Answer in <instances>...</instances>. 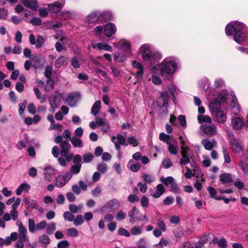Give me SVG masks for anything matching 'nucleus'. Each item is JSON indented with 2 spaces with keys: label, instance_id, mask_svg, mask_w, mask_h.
Returning a JSON list of instances; mask_svg holds the SVG:
<instances>
[{
  "label": "nucleus",
  "instance_id": "obj_1",
  "mask_svg": "<svg viewBox=\"0 0 248 248\" xmlns=\"http://www.w3.org/2000/svg\"><path fill=\"white\" fill-rule=\"evenodd\" d=\"M177 70L176 59L173 57L165 58L158 65L153 66L150 69L151 73L160 75L162 77L171 76Z\"/></svg>",
  "mask_w": 248,
  "mask_h": 248
},
{
  "label": "nucleus",
  "instance_id": "obj_2",
  "mask_svg": "<svg viewBox=\"0 0 248 248\" xmlns=\"http://www.w3.org/2000/svg\"><path fill=\"white\" fill-rule=\"evenodd\" d=\"M225 33L228 36L233 34V40L237 43L241 44L246 40L248 29L242 22L232 21L226 26Z\"/></svg>",
  "mask_w": 248,
  "mask_h": 248
},
{
  "label": "nucleus",
  "instance_id": "obj_3",
  "mask_svg": "<svg viewBox=\"0 0 248 248\" xmlns=\"http://www.w3.org/2000/svg\"><path fill=\"white\" fill-rule=\"evenodd\" d=\"M231 95L232 100L231 104V125L234 130H241L244 126V122L243 117L239 114L241 111L240 106L237 102L234 93H232Z\"/></svg>",
  "mask_w": 248,
  "mask_h": 248
},
{
  "label": "nucleus",
  "instance_id": "obj_4",
  "mask_svg": "<svg viewBox=\"0 0 248 248\" xmlns=\"http://www.w3.org/2000/svg\"><path fill=\"white\" fill-rule=\"evenodd\" d=\"M138 53L147 64L153 65L161 59L160 53L152 50L151 46L147 44L142 45L139 48Z\"/></svg>",
  "mask_w": 248,
  "mask_h": 248
},
{
  "label": "nucleus",
  "instance_id": "obj_5",
  "mask_svg": "<svg viewBox=\"0 0 248 248\" xmlns=\"http://www.w3.org/2000/svg\"><path fill=\"white\" fill-rule=\"evenodd\" d=\"M229 93L226 90H222L217 93V96L213 98L210 102L211 109H217L218 107L225 108L228 105Z\"/></svg>",
  "mask_w": 248,
  "mask_h": 248
},
{
  "label": "nucleus",
  "instance_id": "obj_6",
  "mask_svg": "<svg viewBox=\"0 0 248 248\" xmlns=\"http://www.w3.org/2000/svg\"><path fill=\"white\" fill-rule=\"evenodd\" d=\"M114 46L120 48L122 51L128 55L131 54V43L127 40L122 39L114 44Z\"/></svg>",
  "mask_w": 248,
  "mask_h": 248
},
{
  "label": "nucleus",
  "instance_id": "obj_7",
  "mask_svg": "<svg viewBox=\"0 0 248 248\" xmlns=\"http://www.w3.org/2000/svg\"><path fill=\"white\" fill-rule=\"evenodd\" d=\"M82 157L79 155H76L73 157V163L70 169V172L72 175H77L80 171L81 168Z\"/></svg>",
  "mask_w": 248,
  "mask_h": 248
},
{
  "label": "nucleus",
  "instance_id": "obj_8",
  "mask_svg": "<svg viewBox=\"0 0 248 248\" xmlns=\"http://www.w3.org/2000/svg\"><path fill=\"white\" fill-rule=\"evenodd\" d=\"M99 10H95L88 14L85 17V21L88 23H98L101 20Z\"/></svg>",
  "mask_w": 248,
  "mask_h": 248
},
{
  "label": "nucleus",
  "instance_id": "obj_9",
  "mask_svg": "<svg viewBox=\"0 0 248 248\" xmlns=\"http://www.w3.org/2000/svg\"><path fill=\"white\" fill-rule=\"evenodd\" d=\"M131 64L132 67L137 70L135 74L136 78L139 80H142L144 70L142 64L138 61H133L131 62Z\"/></svg>",
  "mask_w": 248,
  "mask_h": 248
},
{
  "label": "nucleus",
  "instance_id": "obj_10",
  "mask_svg": "<svg viewBox=\"0 0 248 248\" xmlns=\"http://www.w3.org/2000/svg\"><path fill=\"white\" fill-rule=\"evenodd\" d=\"M62 100V95L58 92H54L49 98L50 106L59 107Z\"/></svg>",
  "mask_w": 248,
  "mask_h": 248
},
{
  "label": "nucleus",
  "instance_id": "obj_11",
  "mask_svg": "<svg viewBox=\"0 0 248 248\" xmlns=\"http://www.w3.org/2000/svg\"><path fill=\"white\" fill-rule=\"evenodd\" d=\"M44 170L45 180L48 182H51L56 174V170L52 166L47 165L45 167Z\"/></svg>",
  "mask_w": 248,
  "mask_h": 248
},
{
  "label": "nucleus",
  "instance_id": "obj_12",
  "mask_svg": "<svg viewBox=\"0 0 248 248\" xmlns=\"http://www.w3.org/2000/svg\"><path fill=\"white\" fill-rule=\"evenodd\" d=\"M16 223L18 227L19 239L29 242V239L27 236V230L26 228L23 226L21 221L19 220H17Z\"/></svg>",
  "mask_w": 248,
  "mask_h": 248
},
{
  "label": "nucleus",
  "instance_id": "obj_13",
  "mask_svg": "<svg viewBox=\"0 0 248 248\" xmlns=\"http://www.w3.org/2000/svg\"><path fill=\"white\" fill-rule=\"evenodd\" d=\"M168 96L169 94L167 92H162L161 93L160 99L162 100L163 104L159 110L160 113L166 114L168 113L167 107Z\"/></svg>",
  "mask_w": 248,
  "mask_h": 248
},
{
  "label": "nucleus",
  "instance_id": "obj_14",
  "mask_svg": "<svg viewBox=\"0 0 248 248\" xmlns=\"http://www.w3.org/2000/svg\"><path fill=\"white\" fill-rule=\"evenodd\" d=\"M117 31V28L115 25L109 22L104 25V34L107 37H110Z\"/></svg>",
  "mask_w": 248,
  "mask_h": 248
},
{
  "label": "nucleus",
  "instance_id": "obj_15",
  "mask_svg": "<svg viewBox=\"0 0 248 248\" xmlns=\"http://www.w3.org/2000/svg\"><path fill=\"white\" fill-rule=\"evenodd\" d=\"M80 99L81 97L78 93H70L68 95L66 101L69 106L74 107L80 101Z\"/></svg>",
  "mask_w": 248,
  "mask_h": 248
},
{
  "label": "nucleus",
  "instance_id": "obj_16",
  "mask_svg": "<svg viewBox=\"0 0 248 248\" xmlns=\"http://www.w3.org/2000/svg\"><path fill=\"white\" fill-rule=\"evenodd\" d=\"M64 4V0H60L53 3L48 4V9L51 12L57 13L61 11Z\"/></svg>",
  "mask_w": 248,
  "mask_h": 248
},
{
  "label": "nucleus",
  "instance_id": "obj_17",
  "mask_svg": "<svg viewBox=\"0 0 248 248\" xmlns=\"http://www.w3.org/2000/svg\"><path fill=\"white\" fill-rule=\"evenodd\" d=\"M223 108L221 107H218L217 109H211L213 112H216L217 120L219 123H224L227 120L226 114L221 110Z\"/></svg>",
  "mask_w": 248,
  "mask_h": 248
},
{
  "label": "nucleus",
  "instance_id": "obj_18",
  "mask_svg": "<svg viewBox=\"0 0 248 248\" xmlns=\"http://www.w3.org/2000/svg\"><path fill=\"white\" fill-rule=\"evenodd\" d=\"M120 207V203L118 200L114 199L109 200L108 202L104 205L102 208V211H107L108 209H111L112 208H118Z\"/></svg>",
  "mask_w": 248,
  "mask_h": 248
},
{
  "label": "nucleus",
  "instance_id": "obj_19",
  "mask_svg": "<svg viewBox=\"0 0 248 248\" xmlns=\"http://www.w3.org/2000/svg\"><path fill=\"white\" fill-rule=\"evenodd\" d=\"M230 144L232 150L235 153H239L243 151V145L242 142L235 138L232 139Z\"/></svg>",
  "mask_w": 248,
  "mask_h": 248
},
{
  "label": "nucleus",
  "instance_id": "obj_20",
  "mask_svg": "<svg viewBox=\"0 0 248 248\" xmlns=\"http://www.w3.org/2000/svg\"><path fill=\"white\" fill-rule=\"evenodd\" d=\"M202 131L208 136H213L217 132L216 126L214 124H202Z\"/></svg>",
  "mask_w": 248,
  "mask_h": 248
},
{
  "label": "nucleus",
  "instance_id": "obj_21",
  "mask_svg": "<svg viewBox=\"0 0 248 248\" xmlns=\"http://www.w3.org/2000/svg\"><path fill=\"white\" fill-rule=\"evenodd\" d=\"M111 140L113 143H117L123 146H127L128 143L125 138L121 134H117L115 136H112Z\"/></svg>",
  "mask_w": 248,
  "mask_h": 248
},
{
  "label": "nucleus",
  "instance_id": "obj_22",
  "mask_svg": "<svg viewBox=\"0 0 248 248\" xmlns=\"http://www.w3.org/2000/svg\"><path fill=\"white\" fill-rule=\"evenodd\" d=\"M167 144L169 152L171 154L176 155L178 153V143L174 138H172L170 142H169Z\"/></svg>",
  "mask_w": 248,
  "mask_h": 248
},
{
  "label": "nucleus",
  "instance_id": "obj_23",
  "mask_svg": "<svg viewBox=\"0 0 248 248\" xmlns=\"http://www.w3.org/2000/svg\"><path fill=\"white\" fill-rule=\"evenodd\" d=\"M92 47L94 49L99 50H103L105 51H111L112 47L108 45L105 42H100L97 43H92Z\"/></svg>",
  "mask_w": 248,
  "mask_h": 248
},
{
  "label": "nucleus",
  "instance_id": "obj_24",
  "mask_svg": "<svg viewBox=\"0 0 248 248\" xmlns=\"http://www.w3.org/2000/svg\"><path fill=\"white\" fill-rule=\"evenodd\" d=\"M23 4L26 7L36 11L38 7L36 0H21Z\"/></svg>",
  "mask_w": 248,
  "mask_h": 248
},
{
  "label": "nucleus",
  "instance_id": "obj_25",
  "mask_svg": "<svg viewBox=\"0 0 248 248\" xmlns=\"http://www.w3.org/2000/svg\"><path fill=\"white\" fill-rule=\"evenodd\" d=\"M99 13L100 15V18L101 21L103 20H111L113 18L112 13L110 11H100L99 10Z\"/></svg>",
  "mask_w": 248,
  "mask_h": 248
},
{
  "label": "nucleus",
  "instance_id": "obj_26",
  "mask_svg": "<svg viewBox=\"0 0 248 248\" xmlns=\"http://www.w3.org/2000/svg\"><path fill=\"white\" fill-rule=\"evenodd\" d=\"M179 139L180 140V143L181 144V155H188V148L186 146L187 140V138L186 136H181L179 137Z\"/></svg>",
  "mask_w": 248,
  "mask_h": 248
},
{
  "label": "nucleus",
  "instance_id": "obj_27",
  "mask_svg": "<svg viewBox=\"0 0 248 248\" xmlns=\"http://www.w3.org/2000/svg\"><path fill=\"white\" fill-rule=\"evenodd\" d=\"M232 175L229 173H223L220 176L219 181L223 184H226L232 182Z\"/></svg>",
  "mask_w": 248,
  "mask_h": 248
},
{
  "label": "nucleus",
  "instance_id": "obj_28",
  "mask_svg": "<svg viewBox=\"0 0 248 248\" xmlns=\"http://www.w3.org/2000/svg\"><path fill=\"white\" fill-rule=\"evenodd\" d=\"M76 15L73 12L63 11L59 15V18L61 20H69L70 19L74 18Z\"/></svg>",
  "mask_w": 248,
  "mask_h": 248
},
{
  "label": "nucleus",
  "instance_id": "obj_29",
  "mask_svg": "<svg viewBox=\"0 0 248 248\" xmlns=\"http://www.w3.org/2000/svg\"><path fill=\"white\" fill-rule=\"evenodd\" d=\"M61 146L62 147L60 153L62 156H66L68 151L70 149V145L68 141L66 140H63L61 143Z\"/></svg>",
  "mask_w": 248,
  "mask_h": 248
},
{
  "label": "nucleus",
  "instance_id": "obj_30",
  "mask_svg": "<svg viewBox=\"0 0 248 248\" xmlns=\"http://www.w3.org/2000/svg\"><path fill=\"white\" fill-rule=\"evenodd\" d=\"M31 188V186L26 183H23L19 185L16 190V194L20 195L22 192H28Z\"/></svg>",
  "mask_w": 248,
  "mask_h": 248
},
{
  "label": "nucleus",
  "instance_id": "obj_31",
  "mask_svg": "<svg viewBox=\"0 0 248 248\" xmlns=\"http://www.w3.org/2000/svg\"><path fill=\"white\" fill-rule=\"evenodd\" d=\"M204 147L207 150H212V149L217 145V142L214 140H210L209 139L204 140L203 141Z\"/></svg>",
  "mask_w": 248,
  "mask_h": 248
},
{
  "label": "nucleus",
  "instance_id": "obj_32",
  "mask_svg": "<svg viewBox=\"0 0 248 248\" xmlns=\"http://www.w3.org/2000/svg\"><path fill=\"white\" fill-rule=\"evenodd\" d=\"M127 55L124 53L116 52L114 54V61L118 62H122L127 59Z\"/></svg>",
  "mask_w": 248,
  "mask_h": 248
},
{
  "label": "nucleus",
  "instance_id": "obj_33",
  "mask_svg": "<svg viewBox=\"0 0 248 248\" xmlns=\"http://www.w3.org/2000/svg\"><path fill=\"white\" fill-rule=\"evenodd\" d=\"M213 243L217 244L219 248H227V240L223 237L220 239L218 240L216 238H214L212 240Z\"/></svg>",
  "mask_w": 248,
  "mask_h": 248
},
{
  "label": "nucleus",
  "instance_id": "obj_34",
  "mask_svg": "<svg viewBox=\"0 0 248 248\" xmlns=\"http://www.w3.org/2000/svg\"><path fill=\"white\" fill-rule=\"evenodd\" d=\"M101 108V101L100 100L96 101L94 102L91 108L92 114L96 116L99 112Z\"/></svg>",
  "mask_w": 248,
  "mask_h": 248
},
{
  "label": "nucleus",
  "instance_id": "obj_35",
  "mask_svg": "<svg viewBox=\"0 0 248 248\" xmlns=\"http://www.w3.org/2000/svg\"><path fill=\"white\" fill-rule=\"evenodd\" d=\"M202 82H204V86H202V89L205 90L208 93L210 96L214 95V93H213V89L209 88L210 84L209 83V80L207 78H205L202 79Z\"/></svg>",
  "mask_w": 248,
  "mask_h": 248
},
{
  "label": "nucleus",
  "instance_id": "obj_36",
  "mask_svg": "<svg viewBox=\"0 0 248 248\" xmlns=\"http://www.w3.org/2000/svg\"><path fill=\"white\" fill-rule=\"evenodd\" d=\"M165 189L162 184H158L156 186L155 192L152 194V196L154 198H158L160 197L164 192Z\"/></svg>",
  "mask_w": 248,
  "mask_h": 248
},
{
  "label": "nucleus",
  "instance_id": "obj_37",
  "mask_svg": "<svg viewBox=\"0 0 248 248\" xmlns=\"http://www.w3.org/2000/svg\"><path fill=\"white\" fill-rule=\"evenodd\" d=\"M66 184L62 175H59L56 178L55 184L56 186L59 188L62 187L64 186Z\"/></svg>",
  "mask_w": 248,
  "mask_h": 248
},
{
  "label": "nucleus",
  "instance_id": "obj_38",
  "mask_svg": "<svg viewBox=\"0 0 248 248\" xmlns=\"http://www.w3.org/2000/svg\"><path fill=\"white\" fill-rule=\"evenodd\" d=\"M128 164L130 166L129 169L133 172H137L141 167L140 163H133L132 160H130Z\"/></svg>",
  "mask_w": 248,
  "mask_h": 248
},
{
  "label": "nucleus",
  "instance_id": "obj_39",
  "mask_svg": "<svg viewBox=\"0 0 248 248\" xmlns=\"http://www.w3.org/2000/svg\"><path fill=\"white\" fill-rule=\"evenodd\" d=\"M70 141L75 147L81 148L83 146L82 140L77 137H73L70 139Z\"/></svg>",
  "mask_w": 248,
  "mask_h": 248
},
{
  "label": "nucleus",
  "instance_id": "obj_40",
  "mask_svg": "<svg viewBox=\"0 0 248 248\" xmlns=\"http://www.w3.org/2000/svg\"><path fill=\"white\" fill-rule=\"evenodd\" d=\"M83 206L81 204L76 205L75 204H71L69 206V209L73 213L80 212Z\"/></svg>",
  "mask_w": 248,
  "mask_h": 248
},
{
  "label": "nucleus",
  "instance_id": "obj_41",
  "mask_svg": "<svg viewBox=\"0 0 248 248\" xmlns=\"http://www.w3.org/2000/svg\"><path fill=\"white\" fill-rule=\"evenodd\" d=\"M33 91L34 92V93L38 99L41 100V103H43L45 102L46 99V95H43L41 96V93L40 92L38 88H34Z\"/></svg>",
  "mask_w": 248,
  "mask_h": 248
},
{
  "label": "nucleus",
  "instance_id": "obj_42",
  "mask_svg": "<svg viewBox=\"0 0 248 248\" xmlns=\"http://www.w3.org/2000/svg\"><path fill=\"white\" fill-rule=\"evenodd\" d=\"M143 180L147 183H153L155 181V178L152 174L148 173H143L142 175Z\"/></svg>",
  "mask_w": 248,
  "mask_h": 248
},
{
  "label": "nucleus",
  "instance_id": "obj_43",
  "mask_svg": "<svg viewBox=\"0 0 248 248\" xmlns=\"http://www.w3.org/2000/svg\"><path fill=\"white\" fill-rule=\"evenodd\" d=\"M172 138H173L172 136L167 135L163 132H161L159 134V140L167 143H168L169 142H170Z\"/></svg>",
  "mask_w": 248,
  "mask_h": 248
},
{
  "label": "nucleus",
  "instance_id": "obj_44",
  "mask_svg": "<svg viewBox=\"0 0 248 248\" xmlns=\"http://www.w3.org/2000/svg\"><path fill=\"white\" fill-rule=\"evenodd\" d=\"M39 242L42 243L43 247H46L50 243V240L48 236L46 234H43L40 237Z\"/></svg>",
  "mask_w": 248,
  "mask_h": 248
},
{
  "label": "nucleus",
  "instance_id": "obj_45",
  "mask_svg": "<svg viewBox=\"0 0 248 248\" xmlns=\"http://www.w3.org/2000/svg\"><path fill=\"white\" fill-rule=\"evenodd\" d=\"M66 59L64 56H61L55 62V67L57 68L61 67L64 63Z\"/></svg>",
  "mask_w": 248,
  "mask_h": 248
},
{
  "label": "nucleus",
  "instance_id": "obj_46",
  "mask_svg": "<svg viewBox=\"0 0 248 248\" xmlns=\"http://www.w3.org/2000/svg\"><path fill=\"white\" fill-rule=\"evenodd\" d=\"M46 233L48 234H52L56 229V224L54 222H52L48 225H46Z\"/></svg>",
  "mask_w": 248,
  "mask_h": 248
},
{
  "label": "nucleus",
  "instance_id": "obj_47",
  "mask_svg": "<svg viewBox=\"0 0 248 248\" xmlns=\"http://www.w3.org/2000/svg\"><path fill=\"white\" fill-rule=\"evenodd\" d=\"M208 190L209 193L210 194V195L212 198H213L217 200H219L222 199V197H221L220 196H217L216 195V194H217L216 190L213 187H209L208 188Z\"/></svg>",
  "mask_w": 248,
  "mask_h": 248
},
{
  "label": "nucleus",
  "instance_id": "obj_48",
  "mask_svg": "<svg viewBox=\"0 0 248 248\" xmlns=\"http://www.w3.org/2000/svg\"><path fill=\"white\" fill-rule=\"evenodd\" d=\"M28 227L30 232L32 233L36 231V225L35 221L33 219H29Z\"/></svg>",
  "mask_w": 248,
  "mask_h": 248
},
{
  "label": "nucleus",
  "instance_id": "obj_49",
  "mask_svg": "<svg viewBox=\"0 0 248 248\" xmlns=\"http://www.w3.org/2000/svg\"><path fill=\"white\" fill-rule=\"evenodd\" d=\"M107 168L108 166L107 165L104 163L102 162L101 163H99L97 166V170L101 173H105L107 171Z\"/></svg>",
  "mask_w": 248,
  "mask_h": 248
},
{
  "label": "nucleus",
  "instance_id": "obj_50",
  "mask_svg": "<svg viewBox=\"0 0 248 248\" xmlns=\"http://www.w3.org/2000/svg\"><path fill=\"white\" fill-rule=\"evenodd\" d=\"M73 223L75 226H78L82 224L84 222V218L81 215L77 216L76 218L73 220Z\"/></svg>",
  "mask_w": 248,
  "mask_h": 248
},
{
  "label": "nucleus",
  "instance_id": "obj_51",
  "mask_svg": "<svg viewBox=\"0 0 248 248\" xmlns=\"http://www.w3.org/2000/svg\"><path fill=\"white\" fill-rule=\"evenodd\" d=\"M63 217L64 218L68 221H73L75 218V216L73 213L71 211H66L63 213Z\"/></svg>",
  "mask_w": 248,
  "mask_h": 248
},
{
  "label": "nucleus",
  "instance_id": "obj_52",
  "mask_svg": "<svg viewBox=\"0 0 248 248\" xmlns=\"http://www.w3.org/2000/svg\"><path fill=\"white\" fill-rule=\"evenodd\" d=\"M139 211L136 207H133L129 212V216L130 217V221L131 222H134L136 220V217L135 216L136 213H138Z\"/></svg>",
  "mask_w": 248,
  "mask_h": 248
},
{
  "label": "nucleus",
  "instance_id": "obj_53",
  "mask_svg": "<svg viewBox=\"0 0 248 248\" xmlns=\"http://www.w3.org/2000/svg\"><path fill=\"white\" fill-rule=\"evenodd\" d=\"M128 145H132L135 147L138 144V141L134 136H129L126 140Z\"/></svg>",
  "mask_w": 248,
  "mask_h": 248
},
{
  "label": "nucleus",
  "instance_id": "obj_54",
  "mask_svg": "<svg viewBox=\"0 0 248 248\" xmlns=\"http://www.w3.org/2000/svg\"><path fill=\"white\" fill-rule=\"evenodd\" d=\"M93 33L96 36H100L102 33L104 34V26H98L93 29Z\"/></svg>",
  "mask_w": 248,
  "mask_h": 248
},
{
  "label": "nucleus",
  "instance_id": "obj_55",
  "mask_svg": "<svg viewBox=\"0 0 248 248\" xmlns=\"http://www.w3.org/2000/svg\"><path fill=\"white\" fill-rule=\"evenodd\" d=\"M223 157L224 159V163H230L231 162V158L230 157L229 153L228 151V150L225 148H223Z\"/></svg>",
  "mask_w": 248,
  "mask_h": 248
},
{
  "label": "nucleus",
  "instance_id": "obj_56",
  "mask_svg": "<svg viewBox=\"0 0 248 248\" xmlns=\"http://www.w3.org/2000/svg\"><path fill=\"white\" fill-rule=\"evenodd\" d=\"M161 181L163 183L165 186H168L174 182V179L172 177L169 176L165 178H161Z\"/></svg>",
  "mask_w": 248,
  "mask_h": 248
},
{
  "label": "nucleus",
  "instance_id": "obj_57",
  "mask_svg": "<svg viewBox=\"0 0 248 248\" xmlns=\"http://www.w3.org/2000/svg\"><path fill=\"white\" fill-rule=\"evenodd\" d=\"M239 166L244 173L248 174V164L247 163L243 160H240L239 162Z\"/></svg>",
  "mask_w": 248,
  "mask_h": 248
},
{
  "label": "nucleus",
  "instance_id": "obj_58",
  "mask_svg": "<svg viewBox=\"0 0 248 248\" xmlns=\"http://www.w3.org/2000/svg\"><path fill=\"white\" fill-rule=\"evenodd\" d=\"M97 73L98 74L101 75L103 77H104L106 82H111V79L108 75L106 72L103 71L102 70H98L97 71Z\"/></svg>",
  "mask_w": 248,
  "mask_h": 248
},
{
  "label": "nucleus",
  "instance_id": "obj_59",
  "mask_svg": "<svg viewBox=\"0 0 248 248\" xmlns=\"http://www.w3.org/2000/svg\"><path fill=\"white\" fill-rule=\"evenodd\" d=\"M178 120L179 124L183 128H186V117L183 115H180L178 117Z\"/></svg>",
  "mask_w": 248,
  "mask_h": 248
},
{
  "label": "nucleus",
  "instance_id": "obj_60",
  "mask_svg": "<svg viewBox=\"0 0 248 248\" xmlns=\"http://www.w3.org/2000/svg\"><path fill=\"white\" fill-rule=\"evenodd\" d=\"M157 225L158 226V229L162 230L163 232H165L166 231V226L165 222L161 219H158L157 220Z\"/></svg>",
  "mask_w": 248,
  "mask_h": 248
},
{
  "label": "nucleus",
  "instance_id": "obj_61",
  "mask_svg": "<svg viewBox=\"0 0 248 248\" xmlns=\"http://www.w3.org/2000/svg\"><path fill=\"white\" fill-rule=\"evenodd\" d=\"M94 158V155L90 153H87L83 155V160L84 163L91 162Z\"/></svg>",
  "mask_w": 248,
  "mask_h": 248
},
{
  "label": "nucleus",
  "instance_id": "obj_62",
  "mask_svg": "<svg viewBox=\"0 0 248 248\" xmlns=\"http://www.w3.org/2000/svg\"><path fill=\"white\" fill-rule=\"evenodd\" d=\"M67 233L69 236L77 237L78 235V232L77 229L71 228L67 230Z\"/></svg>",
  "mask_w": 248,
  "mask_h": 248
},
{
  "label": "nucleus",
  "instance_id": "obj_63",
  "mask_svg": "<svg viewBox=\"0 0 248 248\" xmlns=\"http://www.w3.org/2000/svg\"><path fill=\"white\" fill-rule=\"evenodd\" d=\"M110 69L114 78H119L122 77L121 75V71L118 69L117 67L115 66H111L110 67Z\"/></svg>",
  "mask_w": 248,
  "mask_h": 248
},
{
  "label": "nucleus",
  "instance_id": "obj_64",
  "mask_svg": "<svg viewBox=\"0 0 248 248\" xmlns=\"http://www.w3.org/2000/svg\"><path fill=\"white\" fill-rule=\"evenodd\" d=\"M54 82L51 79H47L46 85L44 86V89L46 91H49L53 89Z\"/></svg>",
  "mask_w": 248,
  "mask_h": 248
}]
</instances>
